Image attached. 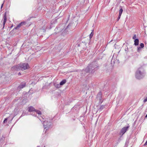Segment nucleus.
Returning <instances> with one entry per match:
<instances>
[{
  "label": "nucleus",
  "mask_w": 147,
  "mask_h": 147,
  "mask_svg": "<svg viewBox=\"0 0 147 147\" xmlns=\"http://www.w3.org/2000/svg\"><path fill=\"white\" fill-rule=\"evenodd\" d=\"M102 102H103V101L102 100V99H101V100H99V104H101L102 103Z\"/></svg>",
  "instance_id": "cd10ccee"
},
{
  "label": "nucleus",
  "mask_w": 147,
  "mask_h": 147,
  "mask_svg": "<svg viewBox=\"0 0 147 147\" xmlns=\"http://www.w3.org/2000/svg\"><path fill=\"white\" fill-rule=\"evenodd\" d=\"M75 25L74 23H70L69 25L67 26V27L66 28L69 31H70L74 29V26Z\"/></svg>",
  "instance_id": "39448f33"
},
{
  "label": "nucleus",
  "mask_w": 147,
  "mask_h": 147,
  "mask_svg": "<svg viewBox=\"0 0 147 147\" xmlns=\"http://www.w3.org/2000/svg\"><path fill=\"white\" fill-rule=\"evenodd\" d=\"M140 47L142 48L144 47V45L143 43H141L140 44Z\"/></svg>",
  "instance_id": "412c9836"
},
{
  "label": "nucleus",
  "mask_w": 147,
  "mask_h": 147,
  "mask_svg": "<svg viewBox=\"0 0 147 147\" xmlns=\"http://www.w3.org/2000/svg\"><path fill=\"white\" fill-rule=\"evenodd\" d=\"M145 75V74L143 69L141 67L138 68L136 71L135 76L137 79H140L143 78Z\"/></svg>",
  "instance_id": "f03ea898"
},
{
  "label": "nucleus",
  "mask_w": 147,
  "mask_h": 147,
  "mask_svg": "<svg viewBox=\"0 0 147 147\" xmlns=\"http://www.w3.org/2000/svg\"><path fill=\"white\" fill-rule=\"evenodd\" d=\"M114 62V61H113V60H111V62Z\"/></svg>",
  "instance_id": "473e14b6"
},
{
  "label": "nucleus",
  "mask_w": 147,
  "mask_h": 147,
  "mask_svg": "<svg viewBox=\"0 0 147 147\" xmlns=\"http://www.w3.org/2000/svg\"><path fill=\"white\" fill-rule=\"evenodd\" d=\"M18 75H21V73L20 72L18 74Z\"/></svg>",
  "instance_id": "7c9ffc66"
},
{
  "label": "nucleus",
  "mask_w": 147,
  "mask_h": 147,
  "mask_svg": "<svg viewBox=\"0 0 147 147\" xmlns=\"http://www.w3.org/2000/svg\"><path fill=\"white\" fill-rule=\"evenodd\" d=\"M66 82V80H63L60 82L59 84L60 86H62Z\"/></svg>",
  "instance_id": "ddd939ff"
},
{
  "label": "nucleus",
  "mask_w": 147,
  "mask_h": 147,
  "mask_svg": "<svg viewBox=\"0 0 147 147\" xmlns=\"http://www.w3.org/2000/svg\"><path fill=\"white\" fill-rule=\"evenodd\" d=\"M125 51L127 52H128V47H127V48H126L125 49Z\"/></svg>",
  "instance_id": "bb28decb"
},
{
  "label": "nucleus",
  "mask_w": 147,
  "mask_h": 147,
  "mask_svg": "<svg viewBox=\"0 0 147 147\" xmlns=\"http://www.w3.org/2000/svg\"><path fill=\"white\" fill-rule=\"evenodd\" d=\"M26 83L25 82H23L21 83L20 84L18 87L17 89L18 90H20L23 88L25 86Z\"/></svg>",
  "instance_id": "423d86ee"
},
{
  "label": "nucleus",
  "mask_w": 147,
  "mask_h": 147,
  "mask_svg": "<svg viewBox=\"0 0 147 147\" xmlns=\"http://www.w3.org/2000/svg\"><path fill=\"white\" fill-rule=\"evenodd\" d=\"M7 118H5L4 120L3 121V123H5L6 122H7Z\"/></svg>",
  "instance_id": "393cba45"
},
{
  "label": "nucleus",
  "mask_w": 147,
  "mask_h": 147,
  "mask_svg": "<svg viewBox=\"0 0 147 147\" xmlns=\"http://www.w3.org/2000/svg\"><path fill=\"white\" fill-rule=\"evenodd\" d=\"M35 111L39 115H41V112L39 110H36Z\"/></svg>",
  "instance_id": "6ab92c4d"
},
{
  "label": "nucleus",
  "mask_w": 147,
  "mask_h": 147,
  "mask_svg": "<svg viewBox=\"0 0 147 147\" xmlns=\"http://www.w3.org/2000/svg\"><path fill=\"white\" fill-rule=\"evenodd\" d=\"M69 33L68 30L66 28L62 32L61 35L63 36H65Z\"/></svg>",
  "instance_id": "0eeeda50"
},
{
  "label": "nucleus",
  "mask_w": 147,
  "mask_h": 147,
  "mask_svg": "<svg viewBox=\"0 0 147 147\" xmlns=\"http://www.w3.org/2000/svg\"><path fill=\"white\" fill-rule=\"evenodd\" d=\"M97 98L99 100H101L102 98V94L101 91H100L97 94Z\"/></svg>",
  "instance_id": "9d476101"
},
{
  "label": "nucleus",
  "mask_w": 147,
  "mask_h": 147,
  "mask_svg": "<svg viewBox=\"0 0 147 147\" xmlns=\"http://www.w3.org/2000/svg\"><path fill=\"white\" fill-rule=\"evenodd\" d=\"M105 105H101L99 109V110H102L103 109L105 108Z\"/></svg>",
  "instance_id": "f3484780"
},
{
  "label": "nucleus",
  "mask_w": 147,
  "mask_h": 147,
  "mask_svg": "<svg viewBox=\"0 0 147 147\" xmlns=\"http://www.w3.org/2000/svg\"><path fill=\"white\" fill-rule=\"evenodd\" d=\"M19 67L20 69L24 70L29 68V65L27 63H23L19 64Z\"/></svg>",
  "instance_id": "7ed1b4c3"
},
{
  "label": "nucleus",
  "mask_w": 147,
  "mask_h": 147,
  "mask_svg": "<svg viewBox=\"0 0 147 147\" xmlns=\"http://www.w3.org/2000/svg\"><path fill=\"white\" fill-rule=\"evenodd\" d=\"M129 127V126H128L123 128L120 131V134L123 135L127 130Z\"/></svg>",
  "instance_id": "20e7f679"
},
{
  "label": "nucleus",
  "mask_w": 147,
  "mask_h": 147,
  "mask_svg": "<svg viewBox=\"0 0 147 147\" xmlns=\"http://www.w3.org/2000/svg\"><path fill=\"white\" fill-rule=\"evenodd\" d=\"M141 48L140 47H138L137 49L138 52H139L141 51Z\"/></svg>",
  "instance_id": "b1692460"
},
{
  "label": "nucleus",
  "mask_w": 147,
  "mask_h": 147,
  "mask_svg": "<svg viewBox=\"0 0 147 147\" xmlns=\"http://www.w3.org/2000/svg\"><path fill=\"white\" fill-rule=\"evenodd\" d=\"M121 16V15L120 14V15L119 14V16L117 18V21H118L119 20V19H120Z\"/></svg>",
  "instance_id": "5701e85b"
},
{
  "label": "nucleus",
  "mask_w": 147,
  "mask_h": 147,
  "mask_svg": "<svg viewBox=\"0 0 147 147\" xmlns=\"http://www.w3.org/2000/svg\"><path fill=\"white\" fill-rule=\"evenodd\" d=\"M98 69V66L97 63L96 61L93 62L89 64L82 71L92 74Z\"/></svg>",
  "instance_id": "f257e3e1"
},
{
  "label": "nucleus",
  "mask_w": 147,
  "mask_h": 147,
  "mask_svg": "<svg viewBox=\"0 0 147 147\" xmlns=\"http://www.w3.org/2000/svg\"><path fill=\"white\" fill-rule=\"evenodd\" d=\"M134 45L136 46H137L139 44V40L138 38H136V39L134 40Z\"/></svg>",
  "instance_id": "f8f14e48"
},
{
  "label": "nucleus",
  "mask_w": 147,
  "mask_h": 147,
  "mask_svg": "<svg viewBox=\"0 0 147 147\" xmlns=\"http://www.w3.org/2000/svg\"><path fill=\"white\" fill-rule=\"evenodd\" d=\"M121 7V8L120 9V10H119V14L120 15V14L121 15V14H122V13L123 10V9L122 8V7Z\"/></svg>",
  "instance_id": "dca6fc26"
},
{
  "label": "nucleus",
  "mask_w": 147,
  "mask_h": 147,
  "mask_svg": "<svg viewBox=\"0 0 147 147\" xmlns=\"http://www.w3.org/2000/svg\"><path fill=\"white\" fill-rule=\"evenodd\" d=\"M13 26V25L12 24V26H11L10 27V28H12Z\"/></svg>",
  "instance_id": "2f4dec72"
},
{
  "label": "nucleus",
  "mask_w": 147,
  "mask_h": 147,
  "mask_svg": "<svg viewBox=\"0 0 147 147\" xmlns=\"http://www.w3.org/2000/svg\"><path fill=\"white\" fill-rule=\"evenodd\" d=\"M36 109L30 106L28 108V111L29 112H31L35 111Z\"/></svg>",
  "instance_id": "9b49d317"
},
{
  "label": "nucleus",
  "mask_w": 147,
  "mask_h": 147,
  "mask_svg": "<svg viewBox=\"0 0 147 147\" xmlns=\"http://www.w3.org/2000/svg\"><path fill=\"white\" fill-rule=\"evenodd\" d=\"M93 31H92L90 35L89 38L90 39H91L92 37V36H93Z\"/></svg>",
  "instance_id": "aec40b11"
},
{
  "label": "nucleus",
  "mask_w": 147,
  "mask_h": 147,
  "mask_svg": "<svg viewBox=\"0 0 147 147\" xmlns=\"http://www.w3.org/2000/svg\"><path fill=\"white\" fill-rule=\"evenodd\" d=\"M146 145H147V141H146V142L144 144V146H146Z\"/></svg>",
  "instance_id": "c85d7f7f"
},
{
  "label": "nucleus",
  "mask_w": 147,
  "mask_h": 147,
  "mask_svg": "<svg viewBox=\"0 0 147 147\" xmlns=\"http://www.w3.org/2000/svg\"><path fill=\"white\" fill-rule=\"evenodd\" d=\"M147 101V96L146 97L144 100L143 102H145Z\"/></svg>",
  "instance_id": "a878e982"
},
{
  "label": "nucleus",
  "mask_w": 147,
  "mask_h": 147,
  "mask_svg": "<svg viewBox=\"0 0 147 147\" xmlns=\"http://www.w3.org/2000/svg\"><path fill=\"white\" fill-rule=\"evenodd\" d=\"M3 29L5 26V24L7 20V18L6 16V13L4 14L3 17Z\"/></svg>",
  "instance_id": "6e6552de"
},
{
  "label": "nucleus",
  "mask_w": 147,
  "mask_h": 147,
  "mask_svg": "<svg viewBox=\"0 0 147 147\" xmlns=\"http://www.w3.org/2000/svg\"><path fill=\"white\" fill-rule=\"evenodd\" d=\"M21 26H22L20 24H19L16 27H15L13 30H14L15 29H17L18 28H20Z\"/></svg>",
  "instance_id": "4468645a"
},
{
  "label": "nucleus",
  "mask_w": 147,
  "mask_h": 147,
  "mask_svg": "<svg viewBox=\"0 0 147 147\" xmlns=\"http://www.w3.org/2000/svg\"><path fill=\"white\" fill-rule=\"evenodd\" d=\"M21 25H22V26H23L24 25H26V22L23 21L21 22L20 23Z\"/></svg>",
  "instance_id": "a211bd4d"
},
{
  "label": "nucleus",
  "mask_w": 147,
  "mask_h": 147,
  "mask_svg": "<svg viewBox=\"0 0 147 147\" xmlns=\"http://www.w3.org/2000/svg\"><path fill=\"white\" fill-rule=\"evenodd\" d=\"M18 69H20V67H19V64L18 65L14 66L11 68V70L12 71L18 70Z\"/></svg>",
  "instance_id": "1a4fd4ad"
},
{
  "label": "nucleus",
  "mask_w": 147,
  "mask_h": 147,
  "mask_svg": "<svg viewBox=\"0 0 147 147\" xmlns=\"http://www.w3.org/2000/svg\"><path fill=\"white\" fill-rule=\"evenodd\" d=\"M136 34H134L132 37V38L133 39L135 40L136 39Z\"/></svg>",
  "instance_id": "4be33fe9"
},
{
  "label": "nucleus",
  "mask_w": 147,
  "mask_h": 147,
  "mask_svg": "<svg viewBox=\"0 0 147 147\" xmlns=\"http://www.w3.org/2000/svg\"><path fill=\"white\" fill-rule=\"evenodd\" d=\"M78 46H79V45H78Z\"/></svg>",
  "instance_id": "72a5a7b5"
},
{
  "label": "nucleus",
  "mask_w": 147,
  "mask_h": 147,
  "mask_svg": "<svg viewBox=\"0 0 147 147\" xmlns=\"http://www.w3.org/2000/svg\"><path fill=\"white\" fill-rule=\"evenodd\" d=\"M50 125H51V124L50 125H48V124L45 125V123H44V126L45 127V129L47 128V129L46 130V131L47 130V129H48V128H49L50 127Z\"/></svg>",
  "instance_id": "2eb2a0df"
},
{
  "label": "nucleus",
  "mask_w": 147,
  "mask_h": 147,
  "mask_svg": "<svg viewBox=\"0 0 147 147\" xmlns=\"http://www.w3.org/2000/svg\"><path fill=\"white\" fill-rule=\"evenodd\" d=\"M3 4L2 5H1V8H2L3 7Z\"/></svg>",
  "instance_id": "c756f323"
}]
</instances>
